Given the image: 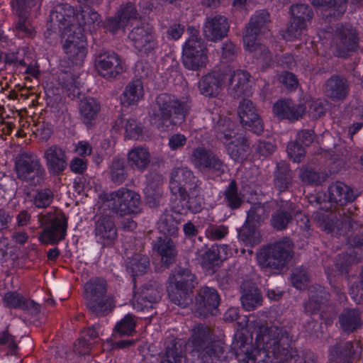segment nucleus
Here are the masks:
<instances>
[{
	"mask_svg": "<svg viewBox=\"0 0 363 363\" xmlns=\"http://www.w3.org/2000/svg\"><path fill=\"white\" fill-rule=\"evenodd\" d=\"M291 216L283 211H279L272 218V225L274 228L280 230L286 228L291 220Z\"/></svg>",
	"mask_w": 363,
	"mask_h": 363,
	"instance_id": "58",
	"label": "nucleus"
},
{
	"mask_svg": "<svg viewBox=\"0 0 363 363\" xmlns=\"http://www.w3.org/2000/svg\"><path fill=\"white\" fill-rule=\"evenodd\" d=\"M191 162L199 171H210L213 172H223L224 164L211 150L204 147L195 148L190 157Z\"/></svg>",
	"mask_w": 363,
	"mask_h": 363,
	"instance_id": "19",
	"label": "nucleus"
},
{
	"mask_svg": "<svg viewBox=\"0 0 363 363\" xmlns=\"http://www.w3.org/2000/svg\"><path fill=\"white\" fill-rule=\"evenodd\" d=\"M110 177L113 182L122 184L127 177L123 159L114 158L110 165Z\"/></svg>",
	"mask_w": 363,
	"mask_h": 363,
	"instance_id": "46",
	"label": "nucleus"
},
{
	"mask_svg": "<svg viewBox=\"0 0 363 363\" xmlns=\"http://www.w3.org/2000/svg\"><path fill=\"white\" fill-rule=\"evenodd\" d=\"M292 21L306 25L312 18V13L308 6L304 4L293 5L291 7Z\"/></svg>",
	"mask_w": 363,
	"mask_h": 363,
	"instance_id": "47",
	"label": "nucleus"
},
{
	"mask_svg": "<svg viewBox=\"0 0 363 363\" xmlns=\"http://www.w3.org/2000/svg\"><path fill=\"white\" fill-rule=\"evenodd\" d=\"M145 193L147 202L151 206H157L162 194V180L160 179L157 182H150L145 189Z\"/></svg>",
	"mask_w": 363,
	"mask_h": 363,
	"instance_id": "48",
	"label": "nucleus"
},
{
	"mask_svg": "<svg viewBox=\"0 0 363 363\" xmlns=\"http://www.w3.org/2000/svg\"><path fill=\"white\" fill-rule=\"evenodd\" d=\"M327 298L328 294L322 286L311 288L309 290V300L304 306L305 311L307 313H315L320 308Z\"/></svg>",
	"mask_w": 363,
	"mask_h": 363,
	"instance_id": "39",
	"label": "nucleus"
},
{
	"mask_svg": "<svg viewBox=\"0 0 363 363\" xmlns=\"http://www.w3.org/2000/svg\"><path fill=\"white\" fill-rule=\"evenodd\" d=\"M194 274L188 269H179L169 277L168 296L175 304L186 306L191 301L192 289L196 285Z\"/></svg>",
	"mask_w": 363,
	"mask_h": 363,
	"instance_id": "8",
	"label": "nucleus"
},
{
	"mask_svg": "<svg viewBox=\"0 0 363 363\" xmlns=\"http://www.w3.org/2000/svg\"><path fill=\"white\" fill-rule=\"evenodd\" d=\"M144 95L143 85L141 82L135 81L129 83L121 96V101L124 106L137 104Z\"/></svg>",
	"mask_w": 363,
	"mask_h": 363,
	"instance_id": "36",
	"label": "nucleus"
},
{
	"mask_svg": "<svg viewBox=\"0 0 363 363\" xmlns=\"http://www.w3.org/2000/svg\"><path fill=\"white\" fill-rule=\"evenodd\" d=\"M358 260L353 251L350 253L342 254L338 256L336 260V266L339 270H344L347 266L357 262Z\"/></svg>",
	"mask_w": 363,
	"mask_h": 363,
	"instance_id": "59",
	"label": "nucleus"
},
{
	"mask_svg": "<svg viewBox=\"0 0 363 363\" xmlns=\"http://www.w3.org/2000/svg\"><path fill=\"white\" fill-rule=\"evenodd\" d=\"M157 109L150 117L152 125L161 131H166L170 127L184 121L189 106L179 101L174 96L161 94L156 99Z\"/></svg>",
	"mask_w": 363,
	"mask_h": 363,
	"instance_id": "3",
	"label": "nucleus"
},
{
	"mask_svg": "<svg viewBox=\"0 0 363 363\" xmlns=\"http://www.w3.org/2000/svg\"><path fill=\"white\" fill-rule=\"evenodd\" d=\"M184 342L174 337L164 342V352L160 354V363H184Z\"/></svg>",
	"mask_w": 363,
	"mask_h": 363,
	"instance_id": "27",
	"label": "nucleus"
},
{
	"mask_svg": "<svg viewBox=\"0 0 363 363\" xmlns=\"http://www.w3.org/2000/svg\"><path fill=\"white\" fill-rule=\"evenodd\" d=\"M267 217L264 207L260 204H255L247 212L246 223L254 226L259 225Z\"/></svg>",
	"mask_w": 363,
	"mask_h": 363,
	"instance_id": "50",
	"label": "nucleus"
},
{
	"mask_svg": "<svg viewBox=\"0 0 363 363\" xmlns=\"http://www.w3.org/2000/svg\"><path fill=\"white\" fill-rule=\"evenodd\" d=\"M161 298V293L158 285L151 283L145 286L141 291V294L135 296L133 308L137 311H144L152 307V303L157 302Z\"/></svg>",
	"mask_w": 363,
	"mask_h": 363,
	"instance_id": "29",
	"label": "nucleus"
},
{
	"mask_svg": "<svg viewBox=\"0 0 363 363\" xmlns=\"http://www.w3.org/2000/svg\"><path fill=\"white\" fill-rule=\"evenodd\" d=\"M340 324L342 329L351 333L359 328L362 323V318L360 312L356 309H345L339 317Z\"/></svg>",
	"mask_w": 363,
	"mask_h": 363,
	"instance_id": "37",
	"label": "nucleus"
},
{
	"mask_svg": "<svg viewBox=\"0 0 363 363\" xmlns=\"http://www.w3.org/2000/svg\"><path fill=\"white\" fill-rule=\"evenodd\" d=\"M225 201L231 208H238L242 203V198L238 193L236 184L232 181L224 191Z\"/></svg>",
	"mask_w": 363,
	"mask_h": 363,
	"instance_id": "51",
	"label": "nucleus"
},
{
	"mask_svg": "<svg viewBox=\"0 0 363 363\" xmlns=\"http://www.w3.org/2000/svg\"><path fill=\"white\" fill-rule=\"evenodd\" d=\"M100 111V104L93 98H86L81 101L79 112L82 121L86 124H89L97 116Z\"/></svg>",
	"mask_w": 363,
	"mask_h": 363,
	"instance_id": "40",
	"label": "nucleus"
},
{
	"mask_svg": "<svg viewBox=\"0 0 363 363\" xmlns=\"http://www.w3.org/2000/svg\"><path fill=\"white\" fill-rule=\"evenodd\" d=\"M117 14L126 25L129 24L132 21L138 19L139 14L135 8L134 5L131 3H128L121 6V9L118 11Z\"/></svg>",
	"mask_w": 363,
	"mask_h": 363,
	"instance_id": "54",
	"label": "nucleus"
},
{
	"mask_svg": "<svg viewBox=\"0 0 363 363\" xmlns=\"http://www.w3.org/2000/svg\"><path fill=\"white\" fill-rule=\"evenodd\" d=\"M262 296L259 291L256 287H252L249 290H244L241 297L243 308L248 311L255 310L262 304Z\"/></svg>",
	"mask_w": 363,
	"mask_h": 363,
	"instance_id": "41",
	"label": "nucleus"
},
{
	"mask_svg": "<svg viewBox=\"0 0 363 363\" xmlns=\"http://www.w3.org/2000/svg\"><path fill=\"white\" fill-rule=\"evenodd\" d=\"M43 158L50 174H59L67 167L68 157L66 151L57 145L48 147L44 151Z\"/></svg>",
	"mask_w": 363,
	"mask_h": 363,
	"instance_id": "24",
	"label": "nucleus"
},
{
	"mask_svg": "<svg viewBox=\"0 0 363 363\" xmlns=\"http://www.w3.org/2000/svg\"><path fill=\"white\" fill-rule=\"evenodd\" d=\"M289 157L295 162H301L305 156V150L303 146L297 143H290L287 147Z\"/></svg>",
	"mask_w": 363,
	"mask_h": 363,
	"instance_id": "57",
	"label": "nucleus"
},
{
	"mask_svg": "<svg viewBox=\"0 0 363 363\" xmlns=\"http://www.w3.org/2000/svg\"><path fill=\"white\" fill-rule=\"evenodd\" d=\"M43 230L39 240L43 244H57L65 239L67 229V218L60 210L55 209L38 216Z\"/></svg>",
	"mask_w": 363,
	"mask_h": 363,
	"instance_id": "7",
	"label": "nucleus"
},
{
	"mask_svg": "<svg viewBox=\"0 0 363 363\" xmlns=\"http://www.w3.org/2000/svg\"><path fill=\"white\" fill-rule=\"evenodd\" d=\"M197 180L188 167H175L171 172L169 187L174 194H179L186 200V194L196 184Z\"/></svg>",
	"mask_w": 363,
	"mask_h": 363,
	"instance_id": "17",
	"label": "nucleus"
},
{
	"mask_svg": "<svg viewBox=\"0 0 363 363\" xmlns=\"http://www.w3.org/2000/svg\"><path fill=\"white\" fill-rule=\"evenodd\" d=\"M300 178L303 182L307 184H316L319 182V174L308 168H303L300 170Z\"/></svg>",
	"mask_w": 363,
	"mask_h": 363,
	"instance_id": "64",
	"label": "nucleus"
},
{
	"mask_svg": "<svg viewBox=\"0 0 363 363\" xmlns=\"http://www.w3.org/2000/svg\"><path fill=\"white\" fill-rule=\"evenodd\" d=\"M315 6H323L330 9V15L338 16L345 13L347 8L346 0H311Z\"/></svg>",
	"mask_w": 363,
	"mask_h": 363,
	"instance_id": "43",
	"label": "nucleus"
},
{
	"mask_svg": "<svg viewBox=\"0 0 363 363\" xmlns=\"http://www.w3.org/2000/svg\"><path fill=\"white\" fill-rule=\"evenodd\" d=\"M117 123H119L125 130V138L128 139L138 140L143 135L142 126L137 123L133 118H120Z\"/></svg>",
	"mask_w": 363,
	"mask_h": 363,
	"instance_id": "45",
	"label": "nucleus"
},
{
	"mask_svg": "<svg viewBox=\"0 0 363 363\" xmlns=\"http://www.w3.org/2000/svg\"><path fill=\"white\" fill-rule=\"evenodd\" d=\"M54 199V194L50 189H43L37 191L32 198V202L35 208H44L48 207Z\"/></svg>",
	"mask_w": 363,
	"mask_h": 363,
	"instance_id": "49",
	"label": "nucleus"
},
{
	"mask_svg": "<svg viewBox=\"0 0 363 363\" xmlns=\"http://www.w3.org/2000/svg\"><path fill=\"white\" fill-rule=\"evenodd\" d=\"M306 26V25H303L291 20L290 24L283 32L282 37L287 41H293L298 38L303 34Z\"/></svg>",
	"mask_w": 363,
	"mask_h": 363,
	"instance_id": "52",
	"label": "nucleus"
},
{
	"mask_svg": "<svg viewBox=\"0 0 363 363\" xmlns=\"http://www.w3.org/2000/svg\"><path fill=\"white\" fill-rule=\"evenodd\" d=\"M151 161L149 150L144 147H135L128 153L129 166L138 171H144L147 168Z\"/></svg>",
	"mask_w": 363,
	"mask_h": 363,
	"instance_id": "31",
	"label": "nucleus"
},
{
	"mask_svg": "<svg viewBox=\"0 0 363 363\" xmlns=\"http://www.w3.org/2000/svg\"><path fill=\"white\" fill-rule=\"evenodd\" d=\"M221 261L218 258L214 247H212L203 255L202 264L206 268H210L211 266L218 264Z\"/></svg>",
	"mask_w": 363,
	"mask_h": 363,
	"instance_id": "62",
	"label": "nucleus"
},
{
	"mask_svg": "<svg viewBox=\"0 0 363 363\" xmlns=\"http://www.w3.org/2000/svg\"><path fill=\"white\" fill-rule=\"evenodd\" d=\"M112 208L121 216H130L140 211V196L138 193L126 188H121L109 195Z\"/></svg>",
	"mask_w": 363,
	"mask_h": 363,
	"instance_id": "13",
	"label": "nucleus"
},
{
	"mask_svg": "<svg viewBox=\"0 0 363 363\" xmlns=\"http://www.w3.org/2000/svg\"><path fill=\"white\" fill-rule=\"evenodd\" d=\"M362 348L358 342H342L330 350L332 359H337L340 357H357L360 354Z\"/></svg>",
	"mask_w": 363,
	"mask_h": 363,
	"instance_id": "34",
	"label": "nucleus"
},
{
	"mask_svg": "<svg viewBox=\"0 0 363 363\" xmlns=\"http://www.w3.org/2000/svg\"><path fill=\"white\" fill-rule=\"evenodd\" d=\"M325 94L333 100L344 99L347 94V86L344 79L332 77L324 87Z\"/></svg>",
	"mask_w": 363,
	"mask_h": 363,
	"instance_id": "38",
	"label": "nucleus"
},
{
	"mask_svg": "<svg viewBox=\"0 0 363 363\" xmlns=\"http://www.w3.org/2000/svg\"><path fill=\"white\" fill-rule=\"evenodd\" d=\"M11 6L19 17L16 26L18 35L21 38L31 36L34 28L27 18L32 14H38L41 6V0H11Z\"/></svg>",
	"mask_w": 363,
	"mask_h": 363,
	"instance_id": "14",
	"label": "nucleus"
},
{
	"mask_svg": "<svg viewBox=\"0 0 363 363\" xmlns=\"http://www.w3.org/2000/svg\"><path fill=\"white\" fill-rule=\"evenodd\" d=\"M95 67L98 74L106 79L115 78L125 69V62L121 57L110 50L103 51L98 55Z\"/></svg>",
	"mask_w": 363,
	"mask_h": 363,
	"instance_id": "15",
	"label": "nucleus"
},
{
	"mask_svg": "<svg viewBox=\"0 0 363 363\" xmlns=\"http://www.w3.org/2000/svg\"><path fill=\"white\" fill-rule=\"evenodd\" d=\"M134 47L141 53L147 54L157 47L152 28L149 26L135 27L128 35Z\"/></svg>",
	"mask_w": 363,
	"mask_h": 363,
	"instance_id": "21",
	"label": "nucleus"
},
{
	"mask_svg": "<svg viewBox=\"0 0 363 363\" xmlns=\"http://www.w3.org/2000/svg\"><path fill=\"white\" fill-rule=\"evenodd\" d=\"M126 26L127 25L123 23V21H121V18H119L117 14L116 16L107 19L105 28L109 32L115 33L120 30L124 29Z\"/></svg>",
	"mask_w": 363,
	"mask_h": 363,
	"instance_id": "63",
	"label": "nucleus"
},
{
	"mask_svg": "<svg viewBox=\"0 0 363 363\" xmlns=\"http://www.w3.org/2000/svg\"><path fill=\"white\" fill-rule=\"evenodd\" d=\"M293 257V245L284 238L262 247L257 255V262L262 268L281 269Z\"/></svg>",
	"mask_w": 363,
	"mask_h": 363,
	"instance_id": "9",
	"label": "nucleus"
},
{
	"mask_svg": "<svg viewBox=\"0 0 363 363\" xmlns=\"http://www.w3.org/2000/svg\"><path fill=\"white\" fill-rule=\"evenodd\" d=\"M149 269V258L143 255L135 254L129 258L126 263V270L133 277L134 284L136 277L147 273Z\"/></svg>",
	"mask_w": 363,
	"mask_h": 363,
	"instance_id": "35",
	"label": "nucleus"
},
{
	"mask_svg": "<svg viewBox=\"0 0 363 363\" xmlns=\"http://www.w3.org/2000/svg\"><path fill=\"white\" fill-rule=\"evenodd\" d=\"M269 14L264 10L256 11L251 17L246 33L243 36L245 48L257 58L268 65L272 61V55L268 49L259 42V35L267 30Z\"/></svg>",
	"mask_w": 363,
	"mask_h": 363,
	"instance_id": "5",
	"label": "nucleus"
},
{
	"mask_svg": "<svg viewBox=\"0 0 363 363\" xmlns=\"http://www.w3.org/2000/svg\"><path fill=\"white\" fill-rule=\"evenodd\" d=\"M189 191L188 194H186V196L188 197L187 209L191 213H197L202 210L204 204L202 191L197 185L194 186Z\"/></svg>",
	"mask_w": 363,
	"mask_h": 363,
	"instance_id": "42",
	"label": "nucleus"
},
{
	"mask_svg": "<svg viewBox=\"0 0 363 363\" xmlns=\"http://www.w3.org/2000/svg\"><path fill=\"white\" fill-rule=\"evenodd\" d=\"M308 277L305 269H296L291 275V283L294 287L303 289L307 285Z\"/></svg>",
	"mask_w": 363,
	"mask_h": 363,
	"instance_id": "56",
	"label": "nucleus"
},
{
	"mask_svg": "<svg viewBox=\"0 0 363 363\" xmlns=\"http://www.w3.org/2000/svg\"><path fill=\"white\" fill-rule=\"evenodd\" d=\"M206 237L211 240L225 238L228 233V227L224 225H210L205 231Z\"/></svg>",
	"mask_w": 363,
	"mask_h": 363,
	"instance_id": "55",
	"label": "nucleus"
},
{
	"mask_svg": "<svg viewBox=\"0 0 363 363\" xmlns=\"http://www.w3.org/2000/svg\"><path fill=\"white\" fill-rule=\"evenodd\" d=\"M354 199L353 191L342 182H335L328 188V199L330 203L342 206Z\"/></svg>",
	"mask_w": 363,
	"mask_h": 363,
	"instance_id": "32",
	"label": "nucleus"
},
{
	"mask_svg": "<svg viewBox=\"0 0 363 363\" xmlns=\"http://www.w3.org/2000/svg\"><path fill=\"white\" fill-rule=\"evenodd\" d=\"M67 19V24L74 23L77 27L82 29V33L84 34L86 31L93 32L99 29L101 26V18L99 14L89 7H84V9L76 11H74V19L71 18L69 21Z\"/></svg>",
	"mask_w": 363,
	"mask_h": 363,
	"instance_id": "23",
	"label": "nucleus"
},
{
	"mask_svg": "<svg viewBox=\"0 0 363 363\" xmlns=\"http://www.w3.org/2000/svg\"><path fill=\"white\" fill-rule=\"evenodd\" d=\"M211 330L208 327L199 325L193 330L191 342L194 349L192 355L201 359L197 363H217L225 360L223 343L210 341Z\"/></svg>",
	"mask_w": 363,
	"mask_h": 363,
	"instance_id": "6",
	"label": "nucleus"
},
{
	"mask_svg": "<svg viewBox=\"0 0 363 363\" xmlns=\"http://www.w3.org/2000/svg\"><path fill=\"white\" fill-rule=\"evenodd\" d=\"M223 71L225 85H229L235 96L247 94L250 90V74L244 70H233L226 67Z\"/></svg>",
	"mask_w": 363,
	"mask_h": 363,
	"instance_id": "22",
	"label": "nucleus"
},
{
	"mask_svg": "<svg viewBox=\"0 0 363 363\" xmlns=\"http://www.w3.org/2000/svg\"><path fill=\"white\" fill-rule=\"evenodd\" d=\"M74 9L68 4H60L55 6L50 15L48 30L61 32L62 48L67 58L73 64L81 65L86 55V37L82 29L74 23L67 24V19H74Z\"/></svg>",
	"mask_w": 363,
	"mask_h": 363,
	"instance_id": "2",
	"label": "nucleus"
},
{
	"mask_svg": "<svg viewBox=\"0 0 363 363\" xmlns=\"http://www.w3.org/2000/svg\"><path fill=\"white\" fill-rule=\"evenodd\" d=\"M135 322L130 315H126L121 321L117 323L114 330L120 335H130L134 331Z\"/></svg>",
	"mask_w": 363,
	"mask_h": 363,
	"instance_id": "53",
	"label": "nucleus"
},
{
	"mask_svg": "<svg viewBox=\"0 0 363 363\" xmlns=\"http://www.w3.org/2000/svg\"><path fill=\"white\" fill-rule=\"evenodd\" d=\"M357 46V32L351 26L337 27L331 43V49L337 56L345 57Z\"/></svg>",
	"mask_w": 363,
	"mask_h": 363,
	"instance_id": "16",
	"label": "nucleus"
},
{
	"mask_svg": "<svg viewBox=\"0 0 363 363\" xmlns=\"http://www.w3.org/2000/svg\"><path fill=\"white\" fill-rule=\"evenodd\" d=\"M94 234L96 242L103 246H111L117 237V230L109 216L99 218L95 223Z\"/></svg>",
	"mask_w": 363,
	"mask_h": 363,
	"instance_id": "25",
	"label": "nucleus"
},
{
	"mask_svg": "<svg viewBox=\"0 0 363 363\" xmlns=\"http://www.w3.org/2000/svg\"><path fill=\"white\" fill-rule=\"evenodd\" d=\"M225 86L223 71L214 72L203 77L199 82V89L206 96H216Z\"/></svg>",
	"mask_w": 363,
	"mask_h": 363,
	"instance_id": "30",
	"label": "nucleus"
},
{
	"mask_svg": "<svg viewBox=\"0 0 363 363\" xmlns=\"http://www.w3.org/2000/svg\"><path fill=\"white\" fill-rule=\"evenodd\" d=\"M235 128L228 117H220L215 125L216 137L225 145L230 158L241 162L250 154V143L247 138L237 133Z\"/></svg>",
	"mask_w": 363,
	"mask_h": 363,
	"instance_id": "4",
	"label": "nucleus"
},
{
	"mask_svg": "<svg viewBox=\"0 0 363 363\" xmlns=\"http://www.w3.org/2000/svg\"><path fill=\"white\" fill-rule=\"evenodd\" d=\"M228 28L229 26L226 18L218 15L206 18L203 33L208 40L216 42L226 35Z\"/></svg>",
	"mask_w": 363,
	"mask_h": 363,
	"instance_id": "26",
	"label": "nucleus"
},
{
	"mask_svg": "<svg viewBox=\"0 0 363 363\" xmlns=\"http://www.w3.org/2000/svg\"><path fill=\"white\" fill-rule=\"evenodd\" d=\"M239 238L246 245L253 246L260 242L261 235L259 231L257 229V226L246 223L240 230Z\"/></svg>",
	"mask_w": 363,
	"mask_h": 363,
	"instance_id": "44",
	"label": "nucleus"
},
{
	"mask_svg": "<svg viewBox=\"0 0 363 363\" xmlns=\"http://www.w3.org/2000/svg\"><path fill=\"white\" fill-rule=\"evenodd\" d=\"M306 106L302 104H296L291 100L278 101L273 107L274 113L279 118L297 121L306 112Z\"/></svg>",
	"mask_w": 363,
	"mask_h": 363,
	"instance_id": "28",
	"label": "nucleus"
},
{
	"mask_svg": "<svg viewBox=\"0 0 363 363\" xmlns=\"http://www.w3.org/2000/svg\"><path fill=\"white\" fill-rule=\"evenodd\" d=\"M84 289L87 306L92 312L101 315L111 311L112 301L106 295V282L104 279H91L85 284Z\"/></svg>",
	"mask_w": 363,
	"mask_h": 363,
	"instance_id": "11",
	"label": "nucleus"
},
{
	"mask_svg": "<svg viewBox=\"0 0 363 363\" xmlns=\"http://www.w3.org/2000/svg\"><path fill=\"white\" fill-rule=\"evenodd\" d=\"M329 214L321 213L317 212L315 214V219L317 220L319 226L327 232H330L333 230L334 222L330 218Z\"/></svg>",
	"mask_w": 363,
	"mask_h": 363,
	"instance_id": "61",
	"label": "nucleus"
},
{
	"mask_svg": "<svg viewBox=\"0 0 363 363\" xmlns=\"http://www.w3.org/2000/svg\"><path fill=\"white\" fill-rule=\"evenodd\" d=\"M238 114L244 128L256 134L262 133L264 130L262 120L250 100L244 99L240 103Z\"/></svg>",
	"mask_w": 363,
	"mask_h": 363,
	"instance_id": "18",
	"label": "nucleus"
},
{
	"mask_svg": "<svg viewBox=\"0 0 363 363\" xmlns=\"http://www.w3.org/2000/svg\"><path fill=\"white\" fill-rule=\"evenodd\" d=\"M187 32L189 38L183 48V64L189 69L199 70L207 65L208 49L196 28L189 27Z\"/></svg>",
	"mask_w": 363,
	"mask_h": 363,
	"instance_id": "10",
	"label": "nucleus"
},
{
	"mask_svg": "<svg viewBox=\"0 0 363 363\" xmlns=\"http://www.w3.org/2000/svg\"><path fill=\"white\" fill-rule=\"evenodd\" d=\"M196 311L199 316L206 317L216 315V309L220 303V297L217 291L211 287H201L196 298Z\"/></svg>",
	"mask_w": 363,
	"mask_h": 363,
	"instance_id": "20",
	"label": "nucleus"
},
{
	"mask_svg": "<svg viewBox=\"0 0 363 363\" xmlns=\"http://www.w3.org/2000/svg\"><path fill=\"white\" fill-rule=\"evenodd\" d=\"M291 342V337L282 328L262 325L257 330L255 347L242 332H238L232 350L236 359L245 363H288L294 354Z\"/></svg>",
	"mask_w": 363,
	"mask_h": 363,
	"instance_id": "1",
	"label": "nucleus"
},
{
	"mask_svg": "<svg viewBox=\"0 0 363 363\" xmlns=\"http://www.w3.org/2000/svg\"><path fill=\"white\" fill-rule=\"evenodd\" d=\"M16 170L18 177L32 184H38L45 175L38 157L31 152H23L16 159Z\"/></svg>",
	"mask_w": 363,
	"mask_h": 363,
	"instance_id": "12",
	"label": "nucleus"
},
{
	"mask_svg": "<svg viewBox=\"0 0 363 363\" xmlns=\"http://www.w3.org/2000/svg\"><path fill=\"white\" fill-rule=\"evenodd\" d=\"M4 301L9 307L21 308L24 304V297L19 294L9 292L5 294Z\"/></svg>",
	"mask_w": 363,
	"mask_h": 363,
	"instance_id": "60",
	"label": "nucleus"
},
{
	"mask_svg": "<svg viewBox=\"0 0 363 363\" xmlns=\"http://www.w3.org/2000/svg\"><path fill=\"white\" fill-rule=\"evenodd\" d=\"M152 248L161 256L162 260L167 265L174 261L177 255L174 243L167 236L158 238L154 242Z\"/></svg>",
	"mask_w": 363,
	"mask_h": 363,
	"instance_id": "33",
	"label": "nucleus"
}]
</instances>
